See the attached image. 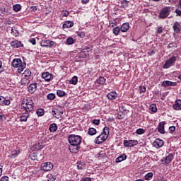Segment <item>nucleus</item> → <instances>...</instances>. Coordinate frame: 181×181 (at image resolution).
I'll list each match as a JSON object with an SVG mask.
<instances>
[{
  "instance_id": "nucleus-53",
  "label": "nucleus",
  "mask_w": 181,
  "mask_h": 181,
  "mask_svg": "<svg viewBox=\"0 0 181 181\" xmlns=\"http://www.w3.org/2000/svg\"><path fill=\"white\" fill-rule=\"evenodd\" d=\"M100 119H95L92 121V124H94V125H100Z\"/></svg>"
},
{
  "instance_id": "nucleus-2",
  "label": "nucleus",
  "mask_w": 181,
  "mask_h": 181,
  "mask_svg": "<svg viewBox=\"0 0 181 181\" xmlns=\"http://www.w3.org/2000/svg\"><path fill=\"white\" fill-rule=\"evenodd\" d=\"M35 104L33 103V100L30 98H27L26 99H23L21 102V107L23 110L25 111V112H32L34 109Z\"/></svg>"
},
{
  "instance_id": "nucleus-35",
  "label": "nucleus",
  "mask_w": 181,
  "mask_h": 181,
  "mask_svg": "<svg viewBox=\"0 0 181 181\" xmlns=\"http://www.w3.org/2000/svg\"><path fill=\"white\" fill-rule=\"evenodd\" d=\"M13 9L15 11V12H19L21 9H22V6L21 4H16L13 6Z\"/></svg>"
},
{
  "instance_id": "nucleus-13",
  "label": "nucleus",
  "mask_w": 181,
  "mask_h": 181,
  "mask_svg": "<svg viewBox=\"0 0 181 181\" xmlns=\"http://www.w3.org/2000/svg\"><path fill=\"white\" fill-rule=\"evenodd\" d=\"M164 144H165V142L163 141V140H162L160 139H156L153 142V146H154V148H162V146H163Z\"/></svg>"
},
{
  "instance_id": "nucleus-19",
  "label": "nucleus",
  "mask_w": 181,
  "mask_h": 181,
  "mask_svg": "<svg viewBox=\"0 0 181 181\" xmlns=\"http://www.w3.org/2000/svg\"><path fill=\"white\" fill-rule=\"evenodd\" d=\"M9 104H11V100L6 99L4 96H0V105L4 107L5 105H9Z\"/></svg>"
},
{
  "instance_id": "nucleus-20",
  "label": "nucleus",
  "mask_w": 181,
  "mask_h": 181,
  "mask_svg": "<svg viewBox=\"0 0 181 181\" xmlns=\"http://www.w3.org/2000/svg\"><path fill=\"white\" fill-rule=\"evenodd\" d=\"M30 114H29L28 112H25L23 113V115L20 117V121L21 122H26L28 121V118H29Z\"/></svg>"
},
{
  "instance_id": "nucleus-42",
  "label": "nucleus",
  "mask_w": 181,
  "mask_h": 181,
  "mask_svg": "<svg viewBox=\"0 0 181 181\" xmlns=\"http://www.w3.org/2000/svg\"><path fill=\"white\" fill-rule=\"evenodd\" d=\"M24 77H30L32 72L29 69H25L23 73Z\"/></svg>"
},
{
  "instance_id": "nucleus-16",
  "label": "nucleus",
  "mask_w": 181,
  "mask_h": 181,
  "mask_svg": "<svg viewBox=\"0 0 181 181\" xmlns=\"http://www.w3.org/2000/svg\"><path fill=\"white\" fill-rule=\"evenodd\" d=\"M177 83L172 82L170 81H164L161 84L163 87H175V86H177Z\"/></svg>"
},
{
  "instance_id": "nucleus-30",
  "label": "nucleus",
  "mask_w": 181,
  "mask_h": 181,
  "mask_svg": "<svg viewBox=\"0 0 181 181\" xmlns=\"http://www.w3.org/2000/svg\"><path fill=\"white\" fill-rule=\"evenodd\" d=\"M11 33L13 36H15L16 37L19 36V32L16 29V28H12Z\"/></svg>"
},
{
  "instance_id": "nucleus-18",
  "label": "nucleus",
  "mask_w": 181,
  "mask_h": 181,
  "mask_svg": "<svg viewBox=\"0 0 181 181\" xmlns=\"http://www.w3.org/2000/svg\"><path fill=\"white\" fill-rule=\"evenodd\" d=\"M166 124V122L165 121H163L158 124V132L160 134H165V125Z\"/></svg>"
},
{
  "instance_id": "nucleus-62",
  "label": "nucleus",
  "mask_w": 181,
  "mask_h": 181,
  "mask_svg": "<svg viewBox=\"0 0 181 181\" xmlns=\"http://www.w3.org/2000/svg\"><path fill=\"white\" fill-rule=\"evenodd\" d=\"M81 181H91V177L82 178Z\"/></svg>"
},
{
  "instance_id": "nucleus-61",
  "label": "nucleus",
  "mask_w": 181,
  "mask_h": 181,
  "mask_svg": "<svg viewBox=\"0 0 181 181\" xmlns=\"http://www.w3.org/2000/svg\"><path fill=\"white\" fill-rule=\"evenodd\" d=\"M31 11H33V12H36V11H37V6H33L30 8Z\"/></svg>"
},
{
  "instance_id": "nucleus-54",
  "label": "nucleus",
  "mask_w": 181,
  "mask_h": 181,
  "mask_svg": "<svg viewBox=\"0 0 181 181\" xmlns=\"http://www.w3.org/2000/svg\"><path fill=\"white\" fill-rule=\"evenodd\" d=\"M176 131V127L175 126H171L169 127V132L170 134H173V132H175Z\"/></svg>"
},
{
  "instance_id": "nucleus-58",
  "label": "nucleus",
  "mask_w": 181,
  "mask_h": 181,
  "mask_svg": "<svg viewBox=\"0 0 181 181\" xmlns=\"http://www.w3.org/2000/svg\"><path fill=\"white\" fill-rule=\"evenodd\" d=\"M162 32H163V28L162 27H158L157 29V33H159L160 35Z\"/></svg>"
},
{
  "instance_id": "nucleus-26",
  "label": "nucleus",
  "mask_w": 181,
  "mask_h": 181,
  "mask_svg": "<svg viewBox=\"0 0 181 181\" xmlns=\"http://www.w3.org/2000/svg\"><path fill=\"white\" fill-rule=\"evenodd\" d=\"M20 153H21V151L19 150H15L11 151V153L9 156L12 159H15V158H16Z\"/></svg>"
},
{
  "instance_id": "nucleus-44",
  "label": "nucleus",
  "mask_w": 181,
  "mask_h": 181,
  "mask_svg": "<svg viewBox=\"0 0 181 181\" xmlns=\"http://www.w3.org/2000/svg\"><path fill=\"white\" fill-rule=\"evenodd\" d=\"M74 43V39L71 37H69L66 39V45H73Z\"/></svg>"
},
{
  "instance_id": "nucleus-45",
  "label": "nucleus",
  "mask_w": 181,
  "mask_h": 181,
  "mask_svg": "<svg viewBox=\"0 0 181 181\" xmlns=\"http://www.w3.org/2000/svg\"><path fill=\"white\" fill-rule=\"evenodd\" d=\"M47 100H54V98H56V95L54 93H49L47 95Z\"/></svg>"
},
{
  "instance_id": "nucleus-33",
  "label": "nucleus",
  "mask_w": 181,
  "mask_h": 181,
  "mask_svg": "<svg viewBox=\"0 0 181 181\" xmlns=\"http://www.w3.org/2000/svg\"><path fill=\"white\" fill-rule=\"evenodd\" d=\"M57 95L58 97H64V95H67V93L62 90H57Z\"/></svg>"
},
{
  "instance_id": "nucleus-43",
  "label": "nucleus",
  "mask_w": 181,
  "mask_h": 181,
  "mask_svg": "<svg viewBox=\"0 0 181 181\" xmlns=\"http://www.w3.org/2000/svg\"><path fill=\"white\" fill-rule=\"evenodd\" d=\"M119 111H120L121 112H123L124 114H127V112H128L127 107H125V106H124V105H122L119 107Z\"/></svg>"
},
{
  "instance_id": "nucleus-37",
  "label": "nucleus",
  "mask_w": 181,
  "mask_h": 181,
  "mask_svg": "<svg viewBox=\"0 0 181 181\" xmlns=\"http://www.w3.org/2000/svg\"><path fill=\"white\" fill-rule=\"evenodd\" d=\"M98 83L100 84V86H104L105 84V78L103 76H100Z\"/></svg>"
},
{
  "instance_id": "nucleus-24",
  "label": "nucleus",
  "mask_w": 181,
  "mask_h": 181,
  "mask_svg": "<svg viewBox=\"0 0 181 181\" xmlns=\"http://www.w3.org/2000/svg\"><path fill=\"white\" fill-rule=\"evenodd\" d=\"M117 94L115 92H110L107 95L108 100H115L117 97Z\"/></svg>"
},
{
  "instance_id": "nucleus-1",
  "label": "nucleus",
  "mask_w": 181,
  "mask_h": 181,
  "mask_svg": "<svg viewBox=\"0 0 181 181\" xmlns=\"http://www.w3.org/2000/svg\"><path fill=\"white\" fill-rule=\"evenodd\" d=\"M82 138L76 134H70L68 136V141L70 144L69 151L72 152V153H77L78 152V149H80V144H81Z\"/></svg>"
},
{
  "instance_id": "nucleus-56",
  "label": "nucleus",
  "mask_w": 181,
  "mask_h": 181,
  "mask_svg": "<svg viewBox=\"0 0 181 181\" xmlns=\"http://www.w3.org/2000/svg\"><path fill=\"white\" fill-rule=\"evenodd\" d=\"M0 181H9V177L4 176L0 179Z\"/></svg>"
},
{
  "instance_id": "nucleus-22",
  "label": "nucleus",
  "mask_w": 181,
  "mask_h": 181,
  "mask_svg": "<svg viewBox=\"0 0 181 181\" xmlns=\"http://www.w3.org/2000/svg\"><path fill=\"white\" fill-rule=\"evenodd\" d=\"M180 23L179 22H175L173 25V30L175 33H180Z\"/></svg>"
},
{
  "instance_id": "nucleus-48",
  "label": "nucleus",
  "mask_w": 181,
  "mask_h": 181,
  "mask_svg": "<svg viewBox=\"0 0 181 181\" xmlns=\"http://www.w3.org/2000/svg\"><path fill=\"white\" fill-rule=\"evenodd\" d=\"M48 178L49 181H54L56 180V179L57 178V177L56 175H53L52 174H49L48 175Z\"/></svg>"
},
{
  "instance_id": "nucleus-8",
  "label": "nucleus",
  "mask_w": 181,
  "mask_h": 181,
  "mask_svg": "<svg viewBox=\"0 0 181 181\" xmlns=\"http://www.w3.org/2000/svg\"><path fill=\"white\" fill-rule=\"evenodd\" d=\"M40 46H42V47H53V46H54V42L49 40H43L40 42Z\"/></svg>"
},
{
  "instance_id": "nucleus-46",
  "label": "nucleus",
  "mask_w": 181,
  "mask_h": 181,
  "mask_svg": "<svg viewBox=\"0 0 181 181\" xmlns=\"http://www.w3.org/2000/svg\"><path fill=\"white\" fill-rule=\"evenodd\" d=\"M29 83H30V81L25 78H22V80H21V84L23 86H28V84H29Z\"/></svg>"
},
{
  "instance_id": "nucleus-27",
  "label": "nucleus",
  "mask_w": 181,
  "mask_h": 181,
  "mask_svg": "<svg viewBox=\"0 0 181 181\" xmlns=\"http://www.w3.org/2000/svg\"><path fill=\"white\" fill-rule=\"evenodd\" d=\"M49 131L56 132V131H57V124L56 123L51 124L49 127Z\"/></svg>"
},
{
  "instance_id": "nucleus-14",
  "label": "nucleus",
  "mask_w": 181,
  "mask_h": 181,
  "mask_svg": "<svg viewBox=\"0 0 181 181\" xmlns=\"http://www.w3.org/2000/svg\"><path fill=\"white\" fill-rule=\"evenodd\" d=\"M28 90L30 94H33L36 91V90H37V83H30L28 87Z\"/></svg>"
},
{
  "instance_id": "nucleus-36",
  "label": "nucleus",
  "mask_w": 181,
  "mask_h": 181,
  "mask_svg": "<svg viewBox=\"0 0 181 181\" xmlns=\"http://www.w3.org/2000/svg\"><path fill=\"white\" fill-rule=\"evenodd\" d=\"M152 177H153V173H148L146 174V175L144 176L145 180H151V179H152Z\"/></svg>"
},
{
  "instance_id": "nucleus-23",
  "label": "nucleus",
  "mask_w": 181,
  "mask_h": 181,
  "mask_svg": "<svg viewBox=\"0 0 181 181\" xmlns=\"http://www.w3.org/2000/svg\"><path fill=\"white\" fill-rule=\"evenodd\" d=\"M129 29V23H123L120 28L121 32H127Z\"/></svg>"
},
{
  "instance_id": "nucleus-15",
  "label": "nucleus",
  "mask_w": 181,
  "mask_h": 181,
  "mask_svg": "<svg viewBox=\"0 0 181 181\" xmlns=\"http://www.w3.org/2000/svg\"><path fill=\"white\" fill-rule=\"evenodd\" d=\"M42 77L44 78L45 81H50V80H53V75L49 72H44L42 74Z\"/></svg>"
},
{
  "instance_id": "nucleus-59",
  "label": "nucleus",
  "mask_w": 181,
  "mask_h": 181,
  "mask_svg": "<svg viewBox=\"0 0 181 181\" xmlns=\"http://www.w3.org/2000/svg\"><path fill=\"white\" fill-rule=\"evenodd\" d=\"M30 43H32V45H36V40L35 38H32L29 40Z\"/></svg>"
},
{
  "instance_id": "nucleus-63",
  "label": "nucleus",
  "mask_w": 181,
  "mask_h": 181,
  "mask_svg": "<svg viewBox=\"0 0 181 181\" xmlns=\"http://www.w3.org/2000/svg\"><path fill=\"white\" fill-rule=\"evenodd\" d=\"M4 71V66H2V61L0 60V73Z\"/></svg>"
},
{
  "instance_id": "nucleus-9",
  "label": "nucleus",
  "mask_w": 181,
  "mask_h": 181,
  "mask_svg": "<svg viewBox=\"0 0 181 181\" xmlns=\"http://www.w3.org/2000/svg\"><path fill=\"white\" fill-rule=\"evenodd\" d=\"M10 45L11 47H13L15 49H18V47H23V43L18 40H14L13 41H11L10 42Z\"/></svg>"
},
{
  "instance_id": "nucleus-41",
  "label": "nucleus",
  "mask_w": 181,
  "mask_h": 181,
  "mask_svg": "<svg viewBox=\"0 0 181 181\" xmlns=\"http://www.w3.org/2000/svg\"><path fill=\"white\" fill-rule=\"evenodd\" d=\"M150 110H151L152 112H157L158 107H156V104H152L150 106Z\"/></svg>"
},
{
  "instance_id": "nucleus-3",
  "label": "nucleus",
  "mask_w": 181,
  "mask_h": 181,
  "mask_svg": "<svg viewBox=\"0 0 181 181\" xmlns=\"http://www.w3.org/2000/svg\"><path fill=\"white\" fill-rule=\"evenodd\" d=\"M110 135V127H105L103 128V132L100 135L98 136L95 139V144H98L100 145V144H103L105 141H107V139L108 138Z\"/></svg>"
},
{
  "instance_id": "nucleus-47",
  "label": "nucleus",
  "mask_w": 181,
  "mask_h": 181,
  "mask_svg": "<svg viewBox=\"0 0 181 181\" xmlns=\"http://www.w3.org/2000/svg\"><path fill=\"white\" fill-rule=\"evenodd\" d=\"M136 134H137V135H142L143 134H145V130L144 129H138L136 131Z\"/></svg>"
},
{
  "instance_id": "nucleus-52",
  "label": "nucleus",
  "mask_w": 181,
  "mask_h": 181,
  "mask_svg": "<svg viewBox=\"0 0 181 181\" xmlns=\"http://www.w3.org/2000/svg\"><path fill=\"white\" fill-rule=\"evenodd\" d=\"M62 15H63V16H65L66 18H67V16H69V15H70V12L67 10H64L62 11Z\"/></svg>"
},
{
  "instance_id": "nucleus-31",
  "label": "nucleus",
  "mask_w": 181,
  "mask_h": 181,
  "mask_svg": "<svg viewBox=\"0 0 181 181\" xmlns=\"http://www.w3.org/2000/svg\"><path fill=\"white\" fill-rule=\"evenodd\" d=\"M78 81V78L77 76H74L72 77V78L70 80L69 83L70 84H74V86H76V84H77Z\"/></svg>"
},
{
  "instance_id": "nucleus-7",
  "label": "nucleus",
  "mask_w": 181,
  "mask_h": 181,
  "mask_svg": "<svg viewBox=\"0 0 181 181\" xmlns=\"http://www.w3.org/2000/svg\"><path fill=\"white\" fill-rule=\"evenodd\" d=\"M41 170H45V172H49L53 169V163L50 162H46L41 165Z\"/></svg>"
},
{
  "instance_id": "nucleus-60",
  "label": "nucleus",
  "mask_w": 181,
  "mask_h": 181,
  "mask_svg": "<svg viewBox=\"0 0 181 181\" xmlns=\"http://www.w3.org/2000/svg\"><path fill=\"white\" fill-rule=\"evenodd\" d=\"M176 16H181V11L179 9L175 10Z\"/></svg>"
},
{
  "instance_id": "nucleus-5",
  "label": "nucleus",
  "mask_w": 181,
  "mask_h": 181,
  "mask_svg": "<svg viewBox=\"0 0 181 181\" xmlns=\"http://www.w3.org/2000/svg\"><path fill=\"white\" fill-rule=\"evenodd\" d=\"M176 60H177V57L176 56L171 57L164 64L163 69H169V67H172V66H175V63H176Z\"/></svg>"
},
{
  "instance_id": "nucleus-38",
  "label": "nucleus",
  "mask_w": 181,
  "mask_h": 181,
  "mask_svg": "<svg viewBox=\"0 0 181 181\" xmlns=\"http://www.w3.org/2000/svg\"><path fill=\"white\" fill-rule=\"evenodd\" d=\"M112 32L114 35H115V36H118V35H119V32H121V30L119 27H115V28H113Z\"/></svg>"
},
{
  "instance_id": "nucleus-28",
  "label": "nucleus",
  "mask_w": 181,
  "mask_h": 181,
  "mask_svg": "<svg viewBox=\"0 0 181 181\" xmlns=\"http://www.w3.org/2000/svg\"><path fill=\"white\" fill-rule=\"evenodd\" d=\"M127 159V155L122 154L116 158V163H119V162H122V160H125Z\"/></svg>"
},
{
  "instance_id": "nucleus-64",
  "label": "nucleus",
  "mask_w": 181,
  "mask_h": 181,
  "mask_svg": "<svg viewBox=\"0 0 181 181\" xmlns=\"http://www.w3.org/2000/svg\"><path fill=\"white\" fill-rule=\"evenodd\" d=\"M81 2L82 4H88V2H90V0H81Z\"/></svg>"
},
{
  "instance_id": "nucleus-11",
  "label": "nucleus",
  "mask_w": 181,
  "mask_h": 181,
  "mask_svg": "<svg viewBox=\"0 0 181 181\" xmlns=\"http://www.w3.org/2000/svg\"><path fill=\"white\" fill-rule=\"evenodd\" d=\"M123 144L126 147H132L135 146V145H138V141L136 140H124Z\"/></svg>"
},
{
  "instance_id": "nucleus-6",
  "label": "nucleus",
  "mask_w": 181,
  "mask_h": 181,
  "mask_svg": "<svg viewBox=\"0 0 181 181\" xmlns=\"http://www.w3.org/2000/svg\"><path fill=\"white\" fill-rule=\"evenodd\" d=\"M171 11L172 10L170 9V7L163 8L160 12L159 17L161 19H165V18H168L169 16V15L170 14Z\"/></svg>"
},
{
  "instance_id": "nucleus-10",
  "label": "nucleus",
  "mask_w": 181,
  "mask_h": 181,
  "mask_svg": "<svg viewBox=\"0 0 181 181\" xmlns=\"http://www.w3.org/2000/svg\"><path fill=\"white\" fill-rule=\"evenodd\" d=\"M52 115L55 118H60L62 115H63V111L60 110L59 109H52Z\"/></svg>"
},
{
  "instance_id": "nucleus-25",
  "label": "nucleus",
  "mask_w": 181,
  "mask_h": 181,
  "mask_svg": "<svg viewBox=\"0 0 181 181\" xmlns=\"http://www.w3.org/2000/svg\"><path fill=\"white\" fill-rule=\"evenodd\" d=\"M76 166H77V168L78 169V170H83L86 169V163L79 161L77 163Z\"/></svg>"
},
{
  "instance_id": "nucleus-40",
  "label": "nucleus",
  "mask_w": 181,
  "mask_h": 181,
  "mask_svg": "<svg viewBox=\"0 0 181 181\" xmlns=\"http://www.w3.org/2000/svg\"><path fill=\"white\" fill-rule=\"evenodd\" d=\"M30 158L32 160H39L37 158V153H33L30 156Z\"/></svg>"
},
{
  "instance_id": "nucleus-55",
  "label": "nucleus",
  "mask_w": 181,
  "mask_h": 181,
  "mask_svg": "<svg viewBox=\"0 0 181 181\" xmlns=\"http://www.w3.org/2000/svg\"><path fill=\"white\" fill-rule=\"evenodd\" d=\"M98 158H101V159L105 158V153H103V151H100L98 154Z\"/></svg>"
},
{
  "instance_id": "nucleus-34",
  "label": "nucleus",
  "mask_w": 181,
  "mask_h": 181,
  "mask_svg": "<svg viewBox=\"0 0 181 181\" xmlns=\"http://www.w3.org/2000/svg\"><path fill=\"white\" fill-rule=\"evenodd\" d=\"M125 114L126 113L119 110L117 118H118V119H124L125 118Z\"/></svg>"
},
{
  "instance_id": "nucleus-29",
  "label": "nucleus",
  "mask_w": 181,
  "mask_h": 181,
  "mask_svg": "<svg viewBox=\"0 0 181 181\" xmlns=\"http://www.w3.org/2000/svg\"><path fill=\"white\" fill-rule=\"evenodd\" d=\"M88 134L90 136H93V135H95V134H97V129H95L93 127H90L88 129Z\"/></svg>"
},
{
  "instance_id": "nucleus-57",
  "label": "nucleus",
  "mask_w": 181,
  "mask_h": 181,
  "mask_svg": "<svg viewBox=\"0 0 181 181\" xmlns=\"http://www.w3.org/2000/svg\"><path fill=\"white\" fill-rule=\"evenodd\" d=\"M147 53L148 56H153V54H155V51H153V49H150L148 51Z\"/></svg>"
},
{
  "instance_id": "nucleus-49",
  "label": "nucleus",
  "mask_w": 181,
  "mask_h": 181,
  "mask_svg": "<svg viewBox=\"0 0 181 181\" xmlns=\"http://www.w3.org/2000/svg\"><path fill=\"white\" fill-rule=\"evenodd\" d=\"M139 90H140V94H142V93H146V87L144 86H140Z\"/></svg>"
},
{
  "instance_id": "nucleus-51",
  "label": "nucleus",
  "mask_w": 181,
  "mask_h": 181,
  "mask_svg": "<svg viewBox=\"0 0 181 181\" xmlns=\"http://www.w3.org/2000/svg\"><path fill=\"white\" fill-rule=\"evenodd\" d=\"M77 35L78 37H81V39L86 37V33L84 32H78Z\"/></svg>"
},
{
  "instance_id": "nucleus-39",
  "label": "nucleus",
  "mask_w": 181,
  "mask_h": 181,
  "mask_svg": "<svg viewBox=\"0 0 181 181\" xmlns=\"http://www.w3.org/2000/svg\"><path fill=\"white\" fill-rule=\"evenodd\" d=\"M128 4H129V1L127 0H123L121 1V6L122 8H128Z\"/></svg>"
},
{
  "instance_id": "nucleus-17",
  "label": "nucleus",
  "mask_w": 181,
  "mask_h": 181,
  "mask_svg": "<svg viewBox=\"0 0 181 181\" xmlns=\"http://www.w3.org/2000/svg\"><path fill=\"white\" fill-rule=\"evenodd\" d=\"M173 110L175 111H180L181 110V100L177 99L175 101L174 104L173 105Z\"/></svg>"
},
{
  "instance_id": "nucleus-21",
  "label": "nucleus",
  "mask_w": 181,
  "mask_h": 181,
  "mask_svg": "<svg viewBox=\"0 0 181 181\" xmlns=\"http://www.w3.org/2000/svg\"><path fill=\"white\" fill-rule=\"evenodd\" d=\"M74 26V23L72 21H65L63 24L64 29H69V28H73Z\"/></svg>"
},
{
  "instance_id": "nucleus-12",
  "label": "nucleus",
  "mask_w": 181,
  "mask_h": 181,
  "mask_svg": "<svg viewBox=\"0 0 181 181\" xmlns=\"http://www.w3.org/2000/svg\"><path fill=\"white\" fill-rule=\"evenodd\" d=\"M173 160V154L169 153L168 156H167L165 158H163L162 159V162L163 163V165H169L170 162Z\"/></svg>"
},
{
  "instance_id": "nucleus-50",
  "label": "nucleus",
  "mask_w": 181,
  "mask_h": 181,
  "mask_svg": "<svg viewBox=\"0 0 181 181\" xmlns=\"http://www.w3.org/2000/svg\"><path fill=\"white\" fill-rule=\"evenodd\" d=\"M168 49H172L173 47H177V45L176 44V42H171L168 44Z\"/></svg>"
},
{
  "instance_id": "nucleus-4",
  "label": "nucleus",
  "mask_w": 181,
  "mask_h": 181,
  "mask_svg": "<svg viewBox=\"0 0 181 181\" xmlns=\"http://www.w3.org/2000/svg\"><path fill=\"white\" fill-rule=\"evenodd\" d=\"M11 64L13 67L18 69V73H22V71H23V70H25L26 67V64H23V63H22V59H21L20 58L14 59Z\"/></svg>"
},
{
  "instance_id": "nucleus-32",
  "label": "nucleus",
  "mask_w": 181,
  "mask_h": 181,
  "mask_svg": "<svg viewBox=\"0 0 181 181\" xmlns=\"http://www.w3.org/2000/svg\"><path fill=\"white\" fill-rule=\"evenodd\" d=\"M36 114L38 117H43L45 115V110L40 108L36 111Z\"/></svg>"
}]
</instances>
